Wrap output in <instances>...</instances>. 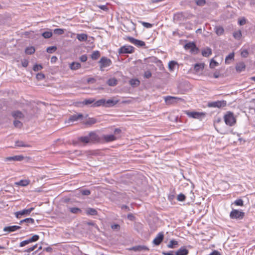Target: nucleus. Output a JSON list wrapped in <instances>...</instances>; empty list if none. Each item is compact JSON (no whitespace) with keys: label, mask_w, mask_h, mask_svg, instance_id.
Segmentation results:
<instances>
[{"label":"nucleus","mask_w":255,"mask_h":255,"mask_svg":"<svg viewBox=\"0 0 255 255\" xmlns=\"http://www.w3.org/2000/svg\"><path fill=\"white\" fill-rule=\"evenodd\" d=\"M162 254L164 255H174L173 254V251H170L169 252H163Z\"/></svg>","instance_id":"774afa93"},{"label":"nucleus","mask_w":255,"mask_h":255,"mask_svg":"<svg viewBox=\"0 0 255 255\" xmlns=\"http://www.w3.org/2000/svg\"><path fill=\"white\" fill-rule=\"evenodd\" d=\"M80 60L81 62H86L87 60V56L86 55H83L80 57Z\"/></svg>","instance_id":"680f3d73"},{"label":"nucleus","mask_w":255,"mask_h":255,"mask_svg":"<svg viewBox=\"0 0 255 255\" xmlns=\"http://www.w3.org/2000/svg\"><path fill=\"white\" fill-rule=\"evenodd\" d=\"M44 78H45V75H44L43 73H38V74L36 75V78H37L38 80H42V79H43Z\"/></svg>","instance_id":"6e6d98bb"},{"label":"nucleus","mask_w":255,"mask_h":255,"mask_svg":"<svg viewBox=\"0 0 255 255\" xmlns=\"http://www.w3.org/2000/svg\"><path fill=\"white\" fill-rule=\"evenodd\" d=\"M88 36L86 34L82 33L77 35V38L80 41H85L87 39Z\"/></svg>","instance_id":"393cba45"},{"label":"nucleus","mask_w":255,"mask_h":255,"mask_svg":"<svg viewBox=\"0 0 255 255\" xmlns=\"http://www.w3.org/2000/svg\"><path fill=\"white\" fill-rule=\"evenodd\" d=\"M163 234L162 233H159L156 237L153 240V243L156 246L159 245L163 241Z\"/></svg>","instance_id":"9b49d317"},{"label":"nucleus","mask_w":255,"mask_h":255,"mask_svg":"<svg viewBox=\"0 0 255 255\" xmlns=\"http://www.w3.org/2000/svg\"><path fill=\"white\" fill-rule=\"evenodd\" d=\"M39 236L36 235H33L32 237L30 238L31 241H32V242L37 241L39 239Z\"/></svg>","instance_id":"bf43d9fd"},{"label":"nucleus","mask_w":255,"mask_h":255,"mask_svg":"<svg viewBox=\"0 0 255 255\" xmlns=\"http://www.w3.org/2000/svg\"><path fill=\"white\" fill-rule=\"evenodd\" d=\"M188 253V250L182 247L175 252V255H187Z\"/></svg>","instance_id":"6ab92c4d"},{"label":"nucleus","mask_w":255,"mask_h":255,"mask_svg":"<svg viewBox=\"0 0 255 255\" xmlns=\"http://www.w3.org/2000/svg\"><path fill=\"white\" fill-rule=\"evenodd\" d=\"M185 199V196L183 194H180L177 197V200L180 201H183Z\"/></svg>","instance_id":"4d7b16f0"},{"label":"nucleus","mask_w":255,"mask_h":255,"mask_svg":"<svg viewBox=\"0 0 255 255\" xmlns=\"http://www.w3.org/2000/svg\"><path fill=\"white\" fill-rule=\"evenodd\" d=\"M184 47L186 50H190V52L193 54L197 53L199 51L198 48L194 42H188L184 45Z\"/></svg>","instance_id":"20e7f679"},{"label":"nucleus","mask_w":255,"mask_h":255,"mask_svg":"<svg viewBox=\"0 0 255 255\" xmlns=\"http://www.w3.org/2000/svg\"><path fill=\"white\" fill-rule=\"evenodd\" d=\"M165 102L167 105L173 104L176 103L179 101H181L183 100L179 97L167 96L165 97Z\"/></svg>","instance_id":"423d86ee"},{"label":"nucleus","mask_w":255,"mask_h":255,"mask_svg":"<svg viewBox=\"0 0 255 255\" xmlns=\"http://www.w3.org/2000/svg\"><path fill=\"white\" fill-rule=\"evenodd\" d=\"M195 2L199 6H203L205 4L206 1L205 0H196Z\"/></svg>","instance_id":"de8ad7c7"},{"label":"nucleus","mask_w":255,"mask_h":255,"mask_svg":"<svg viewBox=\"0 0 255 255\" xmlns=\"http://www.w3.org/2000/svg\"><path fill=\"white\" fill-rule=\"evenodd\" d=\"M226 105V101H218L208 103V107L214 108H221L225 107Z\"/></svg>","instance_id":"0eeeda50"},{"label":"nucleus","mask_w":255,"mask_h":255,"mask_svg":"<svg viewBox=\"0 0 255 255\" xmlns=\"http://www.w3.org/2000/svg\"><path fill=\"white\" fill-rule=\"evenodd\" d=\"M86 214L89 215H96L98 214L97 210L94 208H89L86 211Z\"/></svg>","instance_id":"b1692460"},{"label":"nucleus","mask_w":255,"mask_h":255,"mask_svg":"<svg viewBox=\"0 0 255 255\" xmlns=\"http://www.w3.org/2000/svg\"><path fill=\"white\" fill-rule=\"evenodd\" d=\"M35 50L34 47H27L25 49V53L27 54H32L34 53Z\"/></svg>","instance_id":"e433bc0d"},{"label":"nucleus","mask_w":255,"mask_h":255,"mask_svg":"<svg viewBox=\"0 0 255 255\" xmlns=\"http://www.w3.org/2000/svg\"><path fill=\"white\" fill-rule=\"evenodd\" d=\"M142 25L146 28H149L152 26V24L148 22L140 21Z\"/></svg>","instance_id":"3c124183"},{"label":"nucleus","mask_w":255,"mask_h":255,"mask_svg":"<svg viewBox=\"0 0 255 255\" xmlns=\"http://www.w3.org/2000/svg\"><path fill=\"white\" fill-rule=\"evenodd\" d=\"M34 210V208H30L28 209H24L22 211L16 212L15 213V216L17 218H21L22 216L29 215L30 213Z\"/></svg>","instance_id":"39448f33"},{"label":"nucleus","mask_w":255,"mask_h":255,"mask_svg":"<svg viewBox=\"0 0 255 255\" xmlns=\"http://www.w3.org/2000/svg\"><path fill=\"white\" fill-rule=\"evenodd\" d=\"M56 49H57V48L56 46H50V47H48L47 48L46 51L49 53H52L53 52H54Z\"/></svg>","instance_id":"a18cd8bd"},{"label":"nucleus","mask_w":255,"mask_h":255,"mask_svg":"<svg viewBox=\"0 0 255 255\" xmlns=\"http://www.w3.org/2000/svg\"><path fill=\"white\" fill-rule=\"evenodd\" d=\"M82 195H89L90 194V191L89 190H84L81 191Z\"/></svg>","instance_id":"69168bd1"},{"label":"nucleus","mask_w":255,"mask_h":255,"mask_svg":"<svg viewBox=\"0 0 255 255\" xmlns=\"http://www.w3.org/2000/svg\"><path fill=\"white\" fill-rule=\"evenodd\" d=\"M235 68L238 72H241L245 71L246 69V65L243 62H239L237 63Z\"/></svg>","instance_id":"2eb2a0df"},{"label":"nucleus","mask_w":255,"mask_h":255,"mask_svg":"<svg viewBox=\"0 0 255 255\" xmlns=\"http://www.w3.org/2000/svg\"><path fill=\"white\" fill-rule=\"evenodd\" d=\"M90 142H94L99 140V138L95 132H91L88 134Z\"/></svg>","instance_id":"f3484780"},{"label":"nucleus","mask_w":255,"mask_h":255,"mask_svg":"<svg viewBox=\"0 0 255 255\" xmlns=\"http://www.w3.org/2000/svg\"><path fill=\"white\" fill-rule=\"evenodd\" d=\"M13 125L15 127L18 128H20L22 126V123L18 120L14 121Z\"/></svg>","instance_id":"79ce46f5"},{"label":"nucleus","mask_w":255,"mask_h":255,"mask_svg":"<svg viewBox=\"0 0 255 255\" xmlns=\"http://www.w3.org/2000/svg\"><path fill=\"white\" fill-rule=\"evenodd\" d=\"M238 22L240 25H243L246 23V19L245 18H243L241 19H239Z\"/></svg>","instance_id":"052dcab7"},{"label":"nucleus","mask_w":255,"mask_h":255,"mask_svg":"<svg viewBox=\"0 0 255 255\" xmlns=\"http://www.w3.org/2000/svg\"><path fill=\"white\" fill-rule=\"evenodd\" d=\"M151 76H152L151 73L149 70H147V71H146L144 72V75H143L144 78L148 79V78H150L151 77Z\"/></svg>","instance_id":"09e8293b"},{"label":"nucleus","mask_w":255,"mask_h":255,"mask_svg":"<svg viewBox=\"0 0 255 255\" xmlns=\"http://www.w3.org/2000/svg\"><path fill=\"white\" fill-rule=\"evenodd\" d=\"M94 100L92 99H86L84 101V103L85 105H89L94 103Z\"/></svg>","instance_id":"13d9d810"},{"label":"nucleus","mask_w":255,"mask_h":255,"mask_svg":"<svg viewBox=\"0 0 255 255\" xmlns=\"http://www.w3.org/2000/svg\"><path fill=\"white\" fill-rule=\"evenodd\" d=\"M12 116L15 119H21L24 117L23 114L20 111H14L12 113Z\"/></svg>","instance_id":"412c9836"},{"label":"nucleus","mask_w":255,"mask_h":255,"mask_svg":"<svg viewBox=\"0 0 255 255\" xmlns=\"http://www.w3.org/2000/svg\"><path fill=\"white\" fill-rule=\"evenodd\" d=\"M100 52L98 50L94 51L91 56V58L93 60H97V59H98L100 57Z\"/></svg>","instance_id":"7c9ffc66"},{"label":"nucleus","mask_w":255,"mask_h":255,"mask_svg":"<svg viewBox=\"0 0 255 255\" xmlns=\"http://www.w3.org/2000/svg\"><path fill=\"white\" fill-rule=\"evenodd\" d=\"M81 67V64L78 62H72L70 65V68L72 70H76Z\"/></svg>","instance_id":"5701e85b"},{"label":"nucleus","mask_w":255,"mask_h":255,"mask_svg":"<svg viewBox=\"0 0 255 255\" xmlns=\"http://www.w3.org/2000/svg\"><path fill=\"white\" fill-rule=\"evenodd\" d=\"M241 54L243 57L246 58L248 56L249 52L247 50L245 49L241 52Z\"/></svg>","instance_id":"5fc2aeb1"},{"label":"nucleus","mask_w":255,"mask_h":255,"mask_svg":"<svg viewBox=\"0 0 255 255\" xmlns=\"http://www.w3.org/2000/svg\"><path fill=\"white\" fill-rule=\"evenodd\" d=\"M104 138L107 142H110L117 139V137L114 135H104Z\"/></svg>","instance_id":"bb28decb"},{"label":"nucleus","mask_w":255,"mask_h":255,"mask_svg":"<svg viewBox=\"0 0 255 255\" xmlns=\"http://www.w3.org/2000/svg\"><path fill=\"white\" fill-rule=\"evenodd\" d=\"M20 227L18 226H8V227H5L3 228V231L6 232L7 233H10L12 232H14L17 230H19L20 229Z\"/></svg>","instance_id":"4468645a"},{"label":"nucleus","mask_w":255,"mask_h":255,"mask_svg":"<svg viewBox=\"0 0 255 255\" xmlns=\"http://www.w3.org/2000/svg\"><path fill=\"white\" fill-rule=\"evenodd\" d=\"M245 216L244 212L234 209L230 213V217L231 219H242Z\"/></svg>","instance_id":"7ed1b4c3"},{"label":"nucleus","mask_w":255,"mask_h":255,"mask_svg":"<svg viewBox=\"0 0 255 255\" xmlns=\"http://www.w3.org/2000/svg\"><path fill=\"white\" fill-rule=\"evenodd\" d=\"M70 211L73 214H78L79 213H81L82 211L80 208L77 207L70 208Z\"/></svg>","instance_id":"4c0bfd02"},{"label":"nucleus","mask_w":255,"mask_h":255,"mask_svg":"<svg viewBox=\"0 0 255 255\" xmlns=\"http://www.w3.org/2000/svg\"><path fill=\"white\" fill-rule=\"evenodd\" d=\"M118 102V101H115L112 99H109L107 101L106 100L105 107H113L114 105H115Z\"/></svg>","instance_id":"4be33fe9"},{"label":"nucleus","mask_w":255,"mask_h":255,"mask_svg":"<svg viewBox=\"0 0 255 255\" xmlns=\"http://www.w3.org/2000/svg\"><path fill=\"white\" fill-rule=\"evenodd\" d=\"M215 30H216V33L217 35H222L224 31V28L221 27V26H217L215 27Z\"/></svg>","instance_id":"f704fd0d"},{"label":"nucleus","mask_w":255,"mask_h":255,"mask_svg":"<svg viewBox=\"0 0 255 255\" xmlns=\"http://www.w3.org/2000/svg\"><path fill=\"white\" fill-rule=\"evenodd\" d=\"M202 54L203 56L208 57L212 54V50L210 48H206L202 50Z\"/></svg>","instance_id":"a878e982"},{"label":"nucleus","mask_w":255,"mask_h":255,"mask_svg":"<svg viewBox=\"0 0 255 255\" xmlns=\"http://www.w3.org/2000/svg\"><path fill=\"white\" fill-rule=\"evenodd\" d=\"M111 228L113 230H119L120 229V226L119 224H115L111 226Z\"/></svg>","instance_id":"0e129e2a"},{"label":"nucleus","mask_w":255,"mask_h":255,"mask_svg":"<svg viewBox=\"0 0 255 255\" xmlns=\"http://www.w3.org/2000/svg\"><path fill=\"white\" fill-rule=\"evenodd\" d=\"M234 37L236 39H239L242 36V33L241 31H238L234 33Z\"/></svg>","instance_id":"49530a36"},{"label":"nucleus","mask_w":255,"mask_h":255,"mask_svg":"<svg viewBox=\"0 0 255 255\" xmlns=\"http://www.w3.org/2000/svg\"><path fill=\"white\" fill-rule=\"evenodd\" d=\"M64 30L61 28H56L54 30V33L57 35H62L64 33Z\"/></svg>","instance_id":"a19ab883"},{"label":"nucleus","mask_w":255,"mask_h":255,"mask_svg":"<svg viewBox=\"0 0 255 255\" xmlns=\"http://www.w3.org/2000/svg\"><path fill=\"white\" fill-rule=\"evenodd\" d=\"M24 157L22 155H15L14 156L7 157L5 158V161H21L23 159Z\"/></svg>","instance_id":"f8f14e48"},{"label":"nucleus","mask_w":255,"mask_h":255,"mask_svg":"<svg viewBox=\"0 0 255 255\" xmlns=\"http://www.w3.org/2000/svg\"><path fill=\"white\" fill-rule=\"evenodd\" d=\"M23 221H24V222L27 224H33L34 223V219L32 218H26L23 220Z\"/></svg>","instance_id":"864d4df0"},{"label":"nucleus","mask_w":255,"mask_h":255,"mask_svg":"<svg viewBox=\"0 0 255 255\" xmlns=\"http://www.w3.org/2000/svg\"><path fill=\"white\" fill-rule=\"evenodd\" d=\"M105 103H106L105 99H100V100L96 101V102L94 103L92 105V107H98L100 106H105Z\"/></svg>","instance_id":"aec40b11"},{"label":"nucleus","mask_w":255,"mask_h":255,"mask_svg":"<svg viewBox=\"0 0 255 255\" xmlns=\"http://www.w3.org/2000/svg\"><path fill=\"white\" fill-rule=\"evenodd\" d=\"M187 114L190 117L195 119H200L205 116V114L203 113L196 112H188Z\"/></svg>","instance_id":"9d476101"},{"label":"nucleus","mask_w":255,"mask_h":255,"mask_svg":"<svg viewBox=\"0 0 255 255\" xmlns=\"http://www.w3.org/2000/svg\"><path fill=\"white\" fill-rule=\"evenodd\" d=\"M28 61L26 60H24L22 62V65L24 67H26L28 66Z\"/></svg>","instance_id":"338daca9"},{"label":"nucleus","mask_w":255,"mask_h":255,"mask_svg":"<svg viewBox=\"0 0 255 255\" xmlns=\"http://www.w3.org/2000/svg\"><path fill=\"white\" fill-rule=\"evenodd\" d=\"M99 63L100 70L103 71L112 64V61L106 57H102L99 61Z\"/></svg>","instance_id":"f03ea898"},{"label":"nucleus","mask_w":255,"mask_h":255,"mask_svg":"<svg viewBox=\"0 0 255 255\" xmlns=\"http://www.w3.org/2000/svg\"><path fill=\"white\" fill-rule=\"evenodd\" d=\"M219 63L214 60H212L210 63V67L211 68H214L215 67L218 66Z\"/></svg>","instance_id":"37998d69"},{"label":"nucleus","mask_w":255,"mask_h":255,"mask_svg":"<svg viewBox=\"0 0 255 255\" xmlns=\"http://www.w3.org/2000/svg\"><path fill=\"white\" fill-rule=\"evenodd\" d=\"M42 66L41 65L36 64L33 66V70L34 71H38L42 69Z\"/></svg>","instance_id":"603ef678"},{"label":"nucleus","mask_w":255,"mask_h":255,"mask_svg":"<svg viewBox=\"0 0 255 255\" xmlns=\"http://www.w3.org/2000/svg\"><path fill=\"white\" fill-rule=\"evenodd\" d=\"M234 204L237 206H243L244 205L243 200L240 199L236 200L234 202Z\"/></svg>","instance_id":"8fccbe9b"},{"label":"nucleus","mask_w":255,"mask_h":255,"mask_svg":"<svg viewBox=\"0 0 255 255\" xmlns=\"http://www.w3.org/2000/svg\"><path fill=\"white\" fill-rule=\"evenodd\" d=\"M83 115L81 114H75L70 116L69 121L70 122H75L80 120H82Z\"/></svg>","instance_id":"dca6fc26"},{"label":"nucleus","mask_w":255,"mask_h":255,"mask_svg":"<svg viewBox=\"0 0 255 255\" xmlns=\"http://www.w3.org/2000/svg\"><path fill=\"white\" fill-rule=\"evenodd\" d=\"M128 39L130 43L138 47H143L145 45V43L144 41L136 39L131 37H128Z\"/></svg>","instance_id":"6e6552de"},{"label":"nucleus","mask_w":255,"mask_h":255,"mask_svg":"<svg viewBox=\"0 0 255 255\" xmlns=\"http://www.w3.org/2000/svg\"><path fill=\"white\" fill-rule=\"evenodd\" d=\"M224 121L226 125L229 126H234L236 122V120L234 117V114L231 112H228L224 117Z\"/></svg>","instance_id":"f257e3e1"},{"label":"nucleus","mask_w":255,"mask_h":255,"mask_svg":"<svg viewBox=\"0 0 255 255\" xmlns=\"http://www.w3.org/2000/svg\"><path fill=\"white\" fill-rule=\"evenodd\" d=\"M235 53L234 52H232L229 54L225 59V63L226 64H229L230 63V60H232L234 59Z\"/></svg>","instance_id":"c85d7f7f"},{"label":"nucleus","mask_w":255,"mask_h":255,"mask_svg":"<svg viewBox=\"0 0 255 255\" xmlns=\"http://www.w3.org/2000/svg\"><path fill=\"white\" fill-rule=\"evenodd\" d=\"M98 6L100 9H101L104 11H106L108 10V8L107 7V6L106 5H98Z\"/></svg>","instance_id":"e2e57ef3"},{"label":"nucleus","mask_w":255,"mask_h":255,"mask_svg":"<svg viewBox=\"0 0 255 255\" xmlns=\"http://www.w3.org/2000/svg\"><path fill=\"white\" fill-rule=\"evenodd\" d=\"M97 120L94 118H89L87 121L84 123L85 125H92L96 123Z\"/></svg>","instance_id":"72a5a7b5"},{"label":"nucleus","mask_w":255,"mask_h":255,"mask_svg":"<svg viewBox=\"0 0 255 255\" xmlns=\"http://www.w3.org/2000/svg\"><path fill=\"white\" fill-rule=\"evenodd\" d=\"M129 84L133 87H137L140 84V81L137 79H132L129 81Z\"/></svg>","instance_id":"c756f323"},{"label":"nucleus","mask_w":255,"mask_h":255,"mask_svg":"<svg viewBox=\"0 0 255 255\" xmlns=\"http://www.w3.org/2000/svg\"><path fill=\"white\" fill-rule=\"evenodd\" d=\"M178 245V242L175 240H171L169 242V244L167 245L168 248L170 249H174L176 246Z\"/></svg>","instance_id":"2f4dec72"},{"label":"nucleus","mask_w":255,"mask_h":255,"mask_svg":"<svg viewBox=\"0 0 255 255\" xmlns=\"http://www.w3.org/2000/svg\"><path fill=\"white\" fill-rule=\"evenodd\" d=\"M79 140L85 143L90 142L89 136H82L79 138Z\"/></svg>","instance_id":"58836bf2"},{"label":"nucleus","mask_w":255,"mask_h":255,"mask_svg":"<svg viewBox=\"0 0 255 255\" xmlns=\"http://www.w3.org/2000/svg\"><path fill=\"white\" fill-rule=\"evenodd\" d=\"M107 83L110 86H114L117 84V80L115 78L110 79Z\"/></svg>","instance_id":"c9c22d12"},{"label":"nucleus","mask_w":255,"mask_h":255,"mask_svg":"<svg viewBox=\"0 0 255 255\" xmlns=\"http://www.w3.org/2000/svg\"><path fill=\"white\" fill-rule=\"evenodd\" d=\"M204 68V63H197L194 65V70L196 73H198L202 71Z\"/></svg>","instance_id":"a211bd4d"},{"label":"nucleus","mask_w":255,"mask_h":255,"mask_svg":"<svg viewBox=\"0 0 255 255\" xmlns=\"http://www.w3.org/2000/svg\"><path fill=\"white\" fill-rule=\"evenodd\" d=\"M30 183V181L28 180H21L19 182H16L15 184L21 186H26L28 185Z\"/></svg>","instance_id":"cd10ccee"},{"label":"nucleus","mask_w":255,"mask_h":255,"mask_svg":"<svg viewBox=\"0 0 255 255\" xmlns=\"http://www.w3.org/2000/svg\"><path fill=\"white\" fill-rule=\"evenodd\" d=\"M133 47L131 46H124L120 48V53H131L133 52Z\"/></svg>","instance_id":"1a4fd4ad"},{"label":"nucleus","mask_w":255,"mask_h":255,"mask_svg":"<svg viewBox=\"0 0 255 255\" xmlns=\"http://www.w3.org/2000/svg\"><path fill=\"white\" fill-rule=\"evenodd\" d=\"M131 250H133L135 252H145L148 251L149 249L145 246H136L133 247L131 249Z\"/></svg>","instance_id":"ddd939ff"},{"label":"nucleus","mask_w":255,"mask_h":255,"mask_svg":"<svg viewBox=\"0 0 255 255\" xmlns=\"http://www.w3.org/2000/svg\"><path fill=\"white\" fill-rule=\"evenodd\" d=\"M15 146L19 147H30V145L25 144L22 141L17 140L15 141Z\"/></svg>","instance_id":"473e14b6"},{"label":"nucleus","mask_w":255,"mask_h":255,"mask_svg":"<svg viewBox=\"0 0 255 255\" xmlns=\"http://www.w3.org/2000/svg\"><path fill=\"white\" fill-rule=\"evenodd\" d=\"M176 64H177L176 62L175 61H170L168 64V67H169V69L170 70L172 71L174 69V67Z\"/></svg>","instance_id":"c03bdc74"},{"label":"nucleus","mask_w":255,"mask_h":255,"mask_svg":"<svg viewBox=\"0 0 255 255\" xmlns=\"http://www.w3.org/2000/svg\"><path fill=\"white\" fill-rule=\"evenodd\" d=\"M42 35L45 38H49L52 35V33L51 31H45L42 34Z\"/></svg>","instance_id":"ea45409f"}]
</instances>
